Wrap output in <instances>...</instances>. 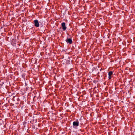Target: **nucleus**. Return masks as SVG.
<instances>
[{"label": "nucleus", "mask_w": 135, "mask_h": 135, "mask_svg": "<svg viewBox=\"0 0 135 135\" xmlns=\"http://www.w3.org/2000/svg\"><path fill=\"white\" fill-rule=\"evenodd\" d=\"M66 41L67 43L69 44H71L73 43V41L70 38H67L66 40Z\"/></svg>", "instance_id": "4"}, {"label": "nucleus", "mask_w": 135, "mask_h": 135, "mask_svg": "<svg viewBox=\"0 0 135 135\" xmlns=\"http://www.w3.org/2000/svg\"><path fill=\"white\" fill-rule=\"evenodd\" d=\"M61 26L62 27V29L64 30H65L66 29L65 24L64 22H62L61 24Z\"/></svg>", "instance_id": "3"}, {"label": "nucleus", "mask_w": 135, "mask_h": 135, "mask_svg": "<svg viewBox=\"0 0 135 135\" xmlns=\"http://www.w3.org/2000/svg\"><path fill=\"white\" fill-rule=\"evenodd\" d=\"M113 75V72L110 71L108 73V78L109 79H110L111 78V76Z\"/></svg>", "instance_id": "5"}, {"label": "nucleus", "mask_w": 135, "mask_h": 135, "mask_svg": "<svg viewBox=\"0 0 135 135\" xmlns=\"http://www.w3.org/2000/svg\"><path fill=\"white\" fill-rule=\"evenodd\" d=\"M79 125V121L77 120L74 121L73 123V126L74 127H77Z\"/></svg>", "instance_id": "2"}, {"label": "nucleus", "mask_w": 135, "mask_h": 135, "mask_svg": "<svg viewBox=\"0 0 135 135\" xmlns=\"http://www.w3.org/2000/svg\"><path fill=\"white\" fill-rule=\"evenodd\" d=\"M34 25L35 26L37 27H38L39 26V23L38 20H35L34 21Z\"/></svg>", "instance_id": "1"}]
</instances>
